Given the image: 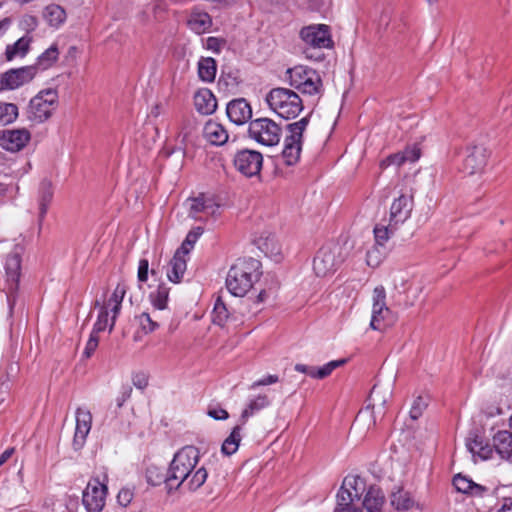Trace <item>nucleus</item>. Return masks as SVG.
<instances>
[{
    "label": "nucleus",
    "mask_w": 512,
    "mask_h": 512,
    "mask_svg": "<svg viewBox=\"0 0 512 512\" xmlns=\"http://www.w3.org/2000/svg\"><path fill=\"white\" fill-rule=\"evenodd\" d=\"M198 448L188 445L175 453L168 470V490L186 487L190 491L200 488L206 481L208 473L204 467L195 470L199 461Z\"/></svg>",
    "instance_id": "f257e3e1"
},
{
    "label": "nucleus",
    "mask_w": 512,
    "mask_h": 512,
    "mask_svg": "<svg viewBox=\"0 0 512 512\" xmlns=\"http://www.w3.org/2000/svg\"><path fill=\"white\" fill-rule=\"evenodd\" d=\"M261 263L254 258L238 259L229 269L226 277L228 291L237 297L245 296L254 283L260 279Z\"/></svg>",
    "instance_id": "f03ea898"
},
{
    "label": "nucleus",
    "mask_w": 512,
    "mask_h": 512,
    "mask_svg": "<svg viewBox=\"0 0 512 512\" xmlns=\"http://www.w3.org/2000/svg\"><path fill=\"white\" fill-rule=\"evenodd\" d=\"M265 100L269 108L285 120L296 118L304 108L300 96L288 88L271 89Z\"/></svg>",
    "instance_id": "7ed1b4c3"
},
{
    "label": "nucleus",
    "mask_w": 512,
    "mask_h": 512,
    "mask_svg": "<svg viewBox=\"0 0 512 512\" xmlns=\"http://www.w3.org/2000/svg\"><path fill=\"white\" fill-rule=\"evenodd\" d=\"M59 106L58 91L53 88L40 90L26 107L25 115L33 125L48 121Z\"/></svg>",
    "instance_id": "20e7f679"
},
{
    "label": "nucleus",
    "mask_w": 512,
    "mask_h": 512,
    "mask_svg": "<svg viewBox=\"0 0 512 512\" xmlns=\"http://www.w3.org/2000/svg\"><path fill=\"white\" fill-rule=\"evenodd\" d=\"M299 37L305 45L304 54L306 58L321 61L323 54L311 53L312 50L332 48L334 42L331 36V29L325 24H311L304 26L299 31Z\"/></svg>",
    "instance_id": "39448f33"
},
{
    "label": "nucleus",
    "mask_w": 512,
    "mask_h": 512,
    "mask_svg": "<svg viewBox=\"0 0 512 512\" xmlns=\"http://www.w3.org/2000/svg\"><path fill=\"white\" fill-rule=\"evenodd\" d=\"M286 76L290 86L303 94L316 95L323 90L322 79L319 73L304 65H297L287 69Z\"/></svg>",
    "instance_id": "423d86ee"
},
{
    "label": "nucleus",
    "mask_w": 512,
    "mask_h": 512,
    "mask_svg": "<svg viewBox=\"0 0 512 512\" xmlns=\"http://www.w3.org/2000/svg\"><path fill=\"white\" fill-rule=\"evenodd\" d=\"M309 120V116H306L286 126L290 134L284 139V148L281 156L287 166H293L300 160L303 133L309 124Z\"/></svg>",
    "instance_id": "0eeeda50"
},
{
    "label": "nucleus",
    "mask_w": 512,
    "mask_h": 512,
    "mask_svg": "<svg viewBox=\"0 0 512 512\" xmlns=\"http://www.w3.org/2000/svg\"><path fill=\"white\" fill-rule=\"evenodd\" d=\"M249 136L265 146H274L279 143L281 128L269 118H258L249 124Z\"/></svg>",
    "instance_id": "6e6552de"
},
{
    "label": "nucleus",
    "mask_w": 512,
    "mask_h": 512,
    "mask_svg": "<svg viewBox=\"0 0 512 512\" xmlns=\"http://www.w3.org/2000/svg\"><path fill=\"white\" fill-rule=\"evenodd\" d=\"M386 292L383 286H377L373 290V306L370 327L373 330L382 331L392 325L395 316L386 305Z\"/></svg>",
    "instance_id": "1a4fd4ad"
},
{
    "label": "nucleus",
    "mask_w": 512,
    "mask_h": 512,
    "mask_svg": "<svg viewBox=\"0 0 512 512\" xmlns=\"http://www.w3.org/2000/svg\"><path fill=\"white\" fill-rule=\"evenodd\" d=\"M5 274H6V297L9 307V314L13 312L16 303V295L19 286V279L21 274V257L18 252H11L7 255L5 261Z\"/></svg>",
    "instance_id": "9d476101"
},
{
    "label": "nucleus",
    "mask_w": 512,
    "mask_h": 512,
    "mask_svg": "<svg viewBox=\"0 0 512 512\" xmlns=\"http://www.w3.org/2000/svg\"><path fill=\"white\" fill-rule=\"evenodd\" d=\"M233 162L237 171L245 177L251 178L260 175L263 155L256 150L243 149L235 154Z\"/></svg>",
    "instance_id": "9b49d317"
},
{
    "label": "nucleus",
    "mask_w": 512,
    "mask_h": 512,
    "mask_svg": "<svg viewBox=\"0 0 512 512\" xmlns=\"http://www.w3.org/2000/svg\"><path fill=\"white\" fill-rule=\"evenodd\" d=\"M106 495V484L93 478L83 491L82 503L88 512H101L105 506Z\"/></svg>",
    "instance_id": "f8f14e48"
},
{
    "label": "nucleus",
    "mask_w": 512,
    "mask_h": 512,
    "mask_svg": "<svg viewBox=\"0 0 512 512\" xmlns=\"http://www.w3.org/2000/svg\"><path fill=\"white\" fill-rule=\"evenodd\" d=\"M37 74L36 66L10 69L0 75V90H15L30 83Z\"/></svg>",
    "instance_id": "ddd939ff"
},
{
    "label": "nucleus",
    "mask_w": 512,
    "mask_h": 512,
    "mask_svg": "<svg viewBox=\"0 0 512 512\" xmlns=\"http://www.w3.org/2000/svg\"><path fill=\"white\" fill-rule=\"evenodd\" d=\"M187 204L188 216L198 221H204L210 216H215L219 210V204L213 198L207 197L204 194L189 198Z\"/></svg>",
    "instance_id": "4468645a"
},
{
    "label": "nucleus",
    "mask_w": 512,
    "mask_h": 512,
    "mask_svg": "<svg viewBox=\"0 0 512 512\" xmlns=\"http://www.w3.org/2000/svg\"><path fill=\"white\" fill-rule=\"evenodd\" d=\"M489 155V151L483 145L469 146L467 148V155L463 162L464 172L469 175L483 172Z\"/></svg>",
    "instance_id": "2eb2a0df"
},
{
    "label": "nucleus",
    "mask_w": 512,
    "mask_h": 512,
    "mask_svg": "<svg viewBox=\"0 0 512 512\" xmlns=\"http://www.w3.org/2000/svg\"><path fill=\"white\" fill-rule=\"evenodd\" d=\"M413 209V196L401 194L390 207L389 221L393 226H399L410 218Z\"/></svg>",
    "instance_id": "dca6fc26"
},
{
    "label": "nucleus",
    "mask_w": 512,
    "mask_h": 512,
    "mask_svg": "<svg viewBox=\"0 0 512 512\" xmlns=\"http://www.w3.org/2000/svg\"><path fill=\"white\" fill-rule=\"evenodd\" d=\"M92 414L87 409L78 408L76 411V428L73 438V446L75 450H79L84 446L86 438L91 430Z\"/></svg>",
    "instance_id": "f3484780"
},
{
    "label": "nucleus",
    "mask_w": 512,
    "mask_h": 512,
    "mask_svg": "<svg viewBox=\"0 0 512 512\" xmlns=\"http://www.w3.org/2000/svg\"><path fill=\"white\" fill-rule=\"evenodd\" d=\"M31 134L27 129L4 131L0 137V145L7 151L17 152L30 141Z\"/></svg>",
    "instance_id": "a211bd4d"
},
{
    "label": "nucleus",
    "mask_w": 512,
    "mask_h": 512,
    "mask_svg": "<svg viewBox=\"0 0 512 512\" xmlns=\"http://www.w3.org/2000/svg\"><path fill=\"white\" fill-rule=\"evenodd\" d=\"M226 113L231 122L242 125L252 117L250 104L244 98L230 101L226 107Z\"/></svg>",
    "instance_id": "6ab92c4d"
},
{
    "label": "nucleus",
    "mask_w": 512,
    "mask_h": 512,
    "mask_svg": "<svg viewBox=\"0 0 512 512\" xmlns=\"http://www.w3.org/2000/svg\"><path fill=\"white\" fill-rule=\"evenodd\" d=\"M335 254L328 248H321L313 260V270L319 277H325L337 267Z\"/></svg>",
    "instance_id": "aec40b11"
},
{
    "label": "nucleus",
    "mask_w": 512,
    "mask_h": 512,
    "mask_svg": "<svg viewBox=\"0 0 512 512\" xmlns=\"http://www.w3.org/2000/svg\"><path fill=\"white\" fill-rule=\"evenodd\" d=\"M466 447L473 456L477 455L482 460L492 459L496 453L493 444L485 443L481 436L474 433H470L466 439Z\"/></svg>",
    "instance_id": "412c9836"
},
{
    "label": "nucleus",
    "mask_w": 512,
    "mask_h": 512,
    "mask_svg": "<svg viewBox=\"0 0 512 512\" xmlns=\"http://www.w3.org/2000/svg\"><path fill=\"white\" fill-rule=\"evenodd\" d=\"M495 452L501 459L512 463V432L507 430L498 431L493 436Z\"/></svg>",
    "instance_id": "4be33fe9"
},
{
    "label": "nucleus",
    "mask_w": 512,
    "mask_h": 512,
    "mask_svg": "<svg viewBox=\"0 0 512 512\" xmlns=\"http://www.w3.org/2000/svg\"><path fill=\"white\" fill-rule=\"evenodd\" d=\"M205 139L212 145L221 146L228 141L227 130L218 122L209 120L203 129Z\"/></svg>",
    "instance_id": "5701e85b"
},
{
    "label": "nucleus",
    "mask_w": 512,
    "mask_h": 512,
    "mask_svg": "<svg viewBox=\"0 0 512 512\" xmlns=\"http://www.w3.org/2000/svg\"><path fill=\"white\" fill-rule=\"evenodd\" d=\"M53 194L54 191L51 182L46 179L41 181L37 196L38 220L40 224L42 223L43 219L47 214L48 207L53 199Z\"/></svg>",
    "instance_id": "b1692460"
},
{
    "label": "nucleus",
    "mask_w": 512,
    "mask_h": 512,
    "mask_svg": "<svg viewBox=\"0 0 512 512\" xmlns=\"http://www.w3.org/2000/svg\"><path fill=\"white\" fill-rule=\"evenodd\" d=\"M453 485L458 492L468 494L470 496L482 497L488 492L487 487L477 484L461 474L454 476Z\"/></svg>",
    "instance_id": "393cba45"
},
{
    "label": "nucleus",
    "mask_w": 512,
    "mask_h": 512,
    "mask_svg": "<svg viewBox=\"0 0 512 512\" xmlns=\"http://www.w3.org/2000/svg\"><path fill=\"white\" fill-rule=\"evenodd\" d=\"M196 110L202 115H210L217 108V100L209 89H201L194 96Z\"/></svg>",
    "instance_id": "a878e982"
},
{
    "label": "nucleus",
    "mask_w": 512,
    "mask_h": 512,
    "mask_svg": "<svg viewBox=\"0 0 512 512\" xmlns=\"http://www.w3.org/2000/svg\"><path fill=\"white\" fill-rule=\"evenodd\" d=\"M385 503L383 491L377 486H370L363 499V507L367 512H382Z\"/></svg>",
    "instance_id": "bb28decb"
},
{
    "label": "nucleus",
    "mask_w": 512,
    "mask_h": 512,
    "mask_svg": "<svg viewBox=\"0 0 512 512\" xmlns=\"http://www.w3.org/2000/svg\"><path fill=\"white\" fill-rule=\"evenodd\" d=\"M183 251H176L169 261L167 268V277L173 283H180L187 268L185 257H181Z\"/></svg>",
    "instance_id": "cd10ccee"
},
{
    "label": "nucleus",
    "mask_w": 512,
    "mask_h": 512,
    "mask_svg": "<svg viewBox=\"0 0 512 512\" xmlns=\"http://www.w3.org/2000/svg\"><path fill=\"white\" fill-rule=\"evenodd\" d=\"M271 405V399L266 394H259L256 397L250 399L247 407L242 411L241 422L242 425L247 421L249 417L255 413L265 409Z\"/></svg>",
    "instance_id": "c85d7f7f"
},
{
    "label": "nucleus",
    "mask_w": 512,
    "mask_h": 512,
    "mask_svg": "<svg viewBox=\"0 0 512 512\" xmlns=\"http://www.w3.org/2000/svg\"><path fill=\"white\" fill-rule=\"evenodd\" d=\"M31 42L32 37L26 34L19 38L15 43L7 45L5 50L6 60L11 61L17 57H24L29 51Z\"/></svg>",
    "instance_id": "c756f323"
},
{
    "label": "nucleus",
    "mask_w": 512,
    "mask_h": 512,
    "mask_svg": "<svg viewBox=\"0 0 512 512\" xmlns=\"http://www.w3.org/2000/svg\"><path fill=\"white\" fill-rule=\"evenodd\" d=\"M212 25L210 15L202 11H193L188 19L189 28L197 34L206 32Z\"/></svg>",
    "instance_id": "7c9ffc66"
},
{
    "label": "nucleus",
    "mask_w": 512,
    "mask_h": 512,
    "mask_svg": "<svg viewBox=\"0 0 512 512\" xmlns=\"http://www.w3.org/2000/svg\"><path fill=\"white\" fill-rule=\"evenodd\" d=\"M43 17L51 27L58 28L65 22L66 12L61 6L51 4L45 7Z\"/></svg>",
    "instance_id": "2f4dec72"
},
{
    "label": "nucleus",
    "mask_w": 512,
    "mask_h": 512,
    "mask_svg": "<svg viewBox=\"0 0 512 512\" xmlns=\"http://www.w3.org/2000/svg\"><path fill=\"white\" fill-rule=\"evenodd\" d=\"M391 505L398 511H406L411 509L415 501L408 491L398 489L390 496Z\"/></svg>",
    "instance_id": "473e14b6"
},
{
    "label": "nucleus",
    "mask_w": 512,
    "mask_h": 512,
    "mask_svg": "<svg viewBox=\"0 0 512 512\" xmlns=\"http://www.w3.org/2000/svg\"><path fill=\"white\" fill-rule=\"evenodd\" d=\"M59 50L57 44L51 45L38 58L34 66L38 70H46L50 68L58 59Z\"/></svg>",
    "instance_id": "72a5a7b5"
},
{
    "label": "nucleus",
    "mask_w": 512,
    "mask_h": 512,
    "mask_svg": "<svg viewBox=\"0 0 512 512\" xmlns=\"http://www.w3.org/2000/svg\"><path fill=\"white\" fill-rule=\"evenodd\" d=\"M217 71L216 61L213 58H202L198 63V74L202 81L212 82Z\"/></svg>",
    "instance_id": "f704fd0d"
},
{
    "label": "nucleus",
    "mask_w": 512,
    "mask_h": 512,
    "mask_svg": "<svg viewBox=\"0 0 512 512\" xmlns=\"http://www.w3.org/2000/svg\"><path fill=\"white\" fill-rule=\"evenodd\" d=\"M240 431L241 425H237L233 428L231 434L225 439V441L222 444L221 451L223 454L230 456L237 451L239 443L241 441Z\"/></svg>",
    "instance_id": "c9c22d12"
},
{
    "label": "nucleus",
    "mask_w": 512,
    "mask_h": 512,
    "mask_svg": "<svg viewBox=\"0 0 512 512\" xmlns=\"http://www.w3.org/2000/svg\"><path fill=\"white\" fill-rule=\"evenodd\" d=\"M136 320L141 330L146 334L152 333L160 327V320L157 314L151 315L148 312H143L136 316Z\"/></svg>",
    "instance_id": "e433bc0d"
},
{
    "label": "nucleus",
    "mask_w": 512,
    "mask_h": 512,
    "mask_svg": "<svg viewBox=\"0 0 512 512\" xmlns=\"http://www.w3.org/2000/svg\"><path fill=\"white\" fill-rule=\"evenodd\" d=\"M146 480L151 486L164 483L168 489V470L165 472L162 468L151 465L146 470Z\"/></svg>",
    "instance_id": "4c0bfd02"
},
{
    "label": "nucleus",
    "mask_w": 512,
    "mask_h": 512,
    "mask_svg": "<svg viewBox=\"0 0 512 512\" xmlns=\"http://www.w3.org/2000/svg\"><path fill=\"white\" fill-rule=\"evenodd\" d=\"M342 488L350 489L352 491V495L357 498V500L361 499L363 492L365 491V482L359 476L348 475L344 478L342 482Z\"/></svg>",
    "instance_id": "58836bf2"
},
{
    "label": "nucleus",
    "mask_w": 512,
    "mask_h": 512,
    "mask_svg": "<svg viewBox=\"0 0 512 512\" xmlns=\"http://www.w3.org/2000/svg\"><path fill=\"white\" fill-rule=\"evenodd\" d=\"M149 298L153 307L156 310H164L167 307V302L169 298V288L165 285L161 284L157 287V289L150 293Z\"/></svg>",
    "instance_id": "ea45409f"
},
{
    "label": "nucleus",
    "mask_w": 512,
    "mask_h": 512,
    "mask_svg": "<svg viewBox=\"0 0 512 512\" xmlns=\"http://www.w3.org/2000/svg\"><path fill=\"white\" fill-rule=\"evenodd\" d=\"M399 226H393L392 222L387 225L378 224L374 227V236L377 246L383 247Z\"/></svg>",
    "instance_id": "a19ab883"
},
{
    "label": "nucleus",
    "mask_w": 512,
    "mask_h": 512,
    "mask_svg": "<svg viewBox=\"0 0 512 512\" xmlns=\"http://www.w3.org/2000/svg\"><path fill=\"white\" fill-rule=\"evenodd\" d=\"M18 117V107L14 103L0 102V125L12 123Z\"/></svg>",
    "instance_id": "79ce46f5"
},
{
    "label": "nucleus",
    "mask_w": 512,
    "mask_h": 512,
    "mask_svg": "<svg viewBox=\"0 0 512 512\" xmlns=\"http://www.w3.org/2000/svg\"><path fill=\"white\" fill-rule=\"evenodd\" d=\"M229 317L228 309L220 297L217 298L213 309V322L223 326Z\"/></svg>",
    "instance_id": "37998d69"
},
{
    "label": "nucleus",
    "mask_w": 512,
    "mask_h": 512,
    "mask_svg": "<svg viewBox=\"0 0 512 512\" xmlns=\"http://www.w3.org/2000/svg\"><path fill=\"white\" fill-rule=\"evenodd\" d=\"M346 363V359L333 360L318 368L317 379H324L329 376L336 368Z\"/></svg>",
    "instance_id": "c03bdc74"
},
{
    "label": "nucleus",
    "mask_w": 512,
    "mask_h": 512,
    "mask_svg": "<svg viewBox=\"0 0 512 512\" xmlns=\"http://www.w3.org/2000/svg\"><path fill=\"white\" fill-rule=\"evenodd\" d=\"M427 406H428L427 399L423 396H418L413 401L412 407L410 409V417L413 420L418 419L423 414V412L427 408Z\"/></svg>",
    "instance_id": "a18cd8bd"
},
{
    "label": "nucleus",
    "mask_w": 512,
    "mask_h": 512,
    "mask_svg": "<svg viewBox=\"0 0 512 512\" xmlns=\"http://www.w3.org/2000/svg\"><path fill=\"white\" fill-rule=\"evenodd\" d=\"M357 500V498H355L353 495H352V491L350 489H344L342 488V486L340 487L337 495H336V506L335 507H342V506H347V505H351V504H354V502Z\"/></svg>",
    "instance_id": "49530a36"
},
{
    "label": "nucleus",
    "mask_w": 512,
    "mask_h": 512,
    "mask_svg": "<svg viewBox=\"0 0 512 512\" xmlns=\"http://www.w3.org/2000/svg\"><path fill=\"white\" fill-rule=\"evenodd\" d=\"M227 42L223 38L208 37L205 42V47L214 53H220L221 50L226 46Z\"/></svg>",
    "instance_id": "de8ad7c7"
},
{
    "label": "nucleus",
    "mask_w": 512,
    "mask_h": 512,
    "mask_svg": "<svg viewBox=\"0 0 512 512\" xmlns=\"http://www.w3.org/2000/svg\"><path fill=\"white\" fill-rule=\"evenodd\" d=\"M126 291V284L124 282L118 283L114 292L112 293V296L108 301V305H112V303L122 304Z\"/></svg>",
    "instance_id": "09e8293b"
},
{
    "label": "nucleus",
    "mask_w": 512,
    "mask_h": 512,
    "mask_svg": "<svg viewBox=\"0 0 512 512\" xmlns=\"http://www.w3.org/2000/svg\"><path fill=\"white\" fill-rule=\"evenodd\" d=\"M108 326V311L105 306L101 307L100 313L98 315L97 321L94 324L93 331L99 333L104 331Z\"/></svg>",
    "instance_id": "8fccbe9b"
},
{
    "label": "nucleus",
    "mask_w": 512,
    "mask_h": 512,
    "mask_svg": "<svg viewBox=\"0 0 512 512\" xmlns=\"http://www.w3.org/2000/svg\"><path fill=\"white\" fill-rule=\"evenodd\" d=\"M406 162H416L421 156V149L418 145L414 144L412 146H408L404 151H402Z\"/></svg>",
    "instance_id": "3c124183"
},
{
    "label": "nucleus",
    "mask_w": 512,
    "mask_h": 512,
    "mask_svg": "<svg viewBox=\"0 0 512 512\" xmlns=\"http://www.w3.org/2000/svg\"><path fill=\"white\" fill-rule=\"evenodd\" d=\"M98 343H99L98 333L92 330L89 340H88L85 350H84V355L86 356V358H89L94 353V351L96 350V348L98 346Z\"/></svg>",
    "instance_id": "603ef678"
},
{
    "label": "nucleus",
    "mask_w": 512,
    "mask_h": 512,
    "mask_svg": "<svg viewBox=\"0 0 512 512\" xmlns=\"http://www.w3.org/2000/svg\"><path fill=\"white\" fill-rule=\"evenodd\" d=\"M203 233V228L201 227H197L193 230H191L184 242H183V250H186V245H189L190 247H193V245L196 243L197 239L199 238V236H201Z\"/></svg>",
    "instance_id": "864d4df0"
},
{
    "label": "nucleus",
    "mask_w": 512,
    "mask_h": 512,
    "mask_svg": "<svg viewBox=\"0 0 512 512\" xmlns=\"http://www.w3.org/2000/svg\"><path fill=\"white\" fill-rule=\"evenodd\" d=\"M278 381H279V377L277 375H267L255 382H253L249 386V389L254 390L257 387L271 385V384L277 383Z\"/></svg>",
    "instance_id": "5fc2aeb1"
},
{
    "label": "nucleus",
    "mask_w": 512,
    "mask_h": 512,
    "mask_svg": "<svg viewBox=\"0 0 512 512\" xmlns=\"http://www.w3.org/2000/svg\"><path fill=\"white\" fill-rule=\"evenodd\" d=\"M366 261L369 266L376 267L381 262L380 251L378 247H373L367 252Z\"/></svg>",
    "instance_id": "6e6d98bb"
},
{
    "label": "nucleus",
    "mask_w": 512,
    "mask_h": 512,
    "mask_svg": "<svg viewBox=\"0 0 512 512\" xmlns=\"http://www.w3.org/2000/svg\"><path fill=\"white\" fill-rule=\"evenodd\" d=\"M149 262L147 259H141L138 265L137 278L139 282H146L148 280Z\"/></svg>",
    "instance_id": "4d7b16f0"
},
{
    "label": "nucleus",
    "mask_w": 512,
    "mask_h": 512,
    "mask_svg": "<svg viewBox=\"0 0 512 512\" xmlns=\"http://www.w3.org/2000/svg\"><path fill=\"white\" fill-rule=\"evenodd\" d=\"M132 499L133 493L129 489H122L119 491L117 495V501L123 507L128 506L131 503Z\"/></svg>",
    "instance_id": "13d9d810"
},
{
    "label": "nucleus",
    "mask_w": 512,
    "mask_h": 512,
    "mask_svg": "<svg viewBox=\"0 0 512 512\" xmlns=\"http://www.w3.org/2000/svg\"><path fill=\"white\" fill-rule=\"evenodd\" d=\"M133 385L138 389H144L148 385V377L145 373L139 372L133 375Z\"/></svg>",
    "instance_id": "bf43d9fd"
},
{
    "label": "nucleus",
    "mask_w": 512,
    "mask_h": 512,
    "mask_svg": "<svg viewBox=\"0 0 512 512\" xmlns=\"http://www.w3.org/2000/svg\"><path fill=\"white\" fill-rule=\"evenodd\" d=\"M132 387L129 385L123 386L120 395L116 398L117 407L121 408L123 404L131 397Z\"/></svg>",
    "instance_id": "052dcab7"
},
{
    "label": "nucleus",
    "mask_w": 512,
    "mask_h": 512,
    "mask_svg": "<svg viewBox=\"0 0 512 512\" xmlns=\"http://www.w3.org/2000/svg\"><path fill=\"white\" fill-rule=\"evenodd\" d=\"M12 187V181L11 177L8 175H4L3 178L0 180V200L3 199L9 189Z\"/></svg>",
    "instance_id": "680f3d73"
},
{
    "label": "nucleus",
    "mask_w": 512,
    "mask_h": 512,
    "mask_svg": "<svg viewBox=\"0 0 512 512\" xmlns=\"http://www.w3.org/2000/svg\"><path fill=\"white\" fill-rule=\"evenodd\" d=\"M208 415L216 420H225L229 417L228 412L220 407L209 409Z\"/></svg>",
    "instance_id": "e2e57ef3"
},
{
    "label": "nucleus",
    "mask_w": 512,
    "mask_h": 512,
    "mask_svg": "<svg viewBox=\"0 0 512 512\" xmlns=\"http://www.w3.org/2000/svg\"><path fill=\"white\" fill-rule=\"evenodd\" d=\"M389 164L400 166L406 162L403 152L392 154L387 158Z\"/></svg>",
    "instance_id": "0e129e2a"
},
{
    "label": "nucleus",
    "mask_w": 512,
    "mask_h": 512,
    "mask_svg": "<svg viewBox=\"0 0 512 512\" xmlns=\"http://www.w3.org/2000/svg\"><path fill=\"white\" fill-rule=\"evenodd\" d=\"M333 512H361V509L355 507L354 504H351L342 507H335Z\"/></svg>",
    "instance_id": "69168bd1"
},
{
    "label": "nucleus",
    "mask_w": 512,
    "mask_h": 512,
    "mask_svg": "<svg viewBox=\"0 0 512 512\" xmlns=\"http://www.w3.org/2000/svg\"><path fill=\"white\" fill-rule=\"evenodd\" d=\"M23 22L31 30H34L35 27L37 26V19L34 16H30V15L25 16L24 19H23Z\"/></svg>",
    "instance_id": "338daca9"
},
{
    "label": "nucleus",
    "mask_w": 512,
    "mask_h": 512,
    "mask_svg": "<svg viewBox=\"0 0 512 512\" xmlns=\"http://www.w3.org/2000/svg\"><path fill=\"white\" fill-rule=\"evenodd\" d=\"M499 512H512V497L504 499V503Z\"/></svg>",
    "instance_id": "774afa93"
}]
</instances>
